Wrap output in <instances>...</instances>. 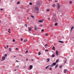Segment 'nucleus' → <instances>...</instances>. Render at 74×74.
<instances>
[{"mask_svg": "<svg viewBox=\"0 0 74 74\" xmlns=\"http://www.w3.org/2000/svg\"><path fill=\"white\" fill-rule=\"evenodd\" d=\"M64 73H67V69H65L64 71Z\"/></svg>", "mask_w": 74, "mask_h": 74, "instance_id": "7ed1b4c3", "label": "nucleus"}, {"mask_svg": "<svg viewBox=\"0 0 74 74\" xmlns=\"http://www.w3.org/2000/svg\"><path fill=\"white\" fill-rule=\"evenodd\" d=\"M11 48H9V51H11Z\"/></svg>", "mask_w": 74, "mask_h": 74, "instance_id": "2f4dec72", "label": "nucleus"}, {"mask_svg": "<svg viewBox=\"0 0 74 74\" xmlns=\"http://www.w3.org/2000/svg\"><path fill=\"white\" fill-rule=\"evenodd\" d=\"M7 56V54H5V56Z\"/></svg>", "mask_w": 74, "mask_h": 74, "instance_id": "ea45409f", "label": "nucleus"}, {"mask_svg": "<svg viewBox=\"0 0 74 74\" xmlns=\"http://www.w3.org/2000/svg\"><path fill=\"white\" fill-rule=\"evenodd\" d=\"M14 71H16V70L15 69Z\"/></svg>", "mask_w": 74, "mask_h": 74, "instance_id": "5fc2aeb1", "label": "nucleus"}, {"mask_svg": "<svg viewBox=\"0 0 74 74\" xmlns=\"http://www.w3.org/2000/svg\"><path fill=\"white\" fill-rule=\"evenodd\" d=\"M58 66V65H57L56 66V67H55V69H56V68H57V67Z\"/></svg>", "mask_w": 74, "mask_h": 74, "instance_id": "5701e85b", "label": "nucleus"}, {"mask_svg": "<svg viewBox=\"0 0 74 74\" xmlns=\"http://www.w3.org/2000/svg\"><path fill=\"white\" fill-rule=\"evenodd\" d=\"M41 55V53L40 52H39V53H38V55Z\"/></svg>", "mask_w": 74, "mask_h": 74, "instance_id": "4be33fe9", "label": "nucleus"}, {"mask_svg": "<svg viewBox=\"0 0 74 74\" xmlns=\"http://www.w3.org/2000/svg\"><path fill=\"white\" fill-rule=\"evenodd\" d=\"M27 19H28V20H29V18H27Z\"/></svg>", "mask_w": 74, "mask_h": 74, "instance_id": "a18cd8bd", "label": "nucleus"}, {"mask_svg": "<svg viewBox=\"0 0 74 74\" xmlns=\"http://www.w3.org/2000/svg\"><path fill=\"white\" fill-rule=\"evenodd\" d=\"M7 48H8V46H7Z\"/></svg>", "mask_w": 74, "mask_h": 74, "instance_id": "6e6d98bb", "label": "nucleus"}, {"mask_svg": "<svg viewBox=\"0 0 74 74\" xmlns=\"http://www.w3.org/2000/svg\"><path fill=\"white\" fill-rule=\"evenodd\" d=\"M18 48H16V50H18Z\"/></svg>", "mask_w": 74, "mask_h": 74, "instance_id": "603ef678", "label": "nucleus"}, {"mask_svg": "<svg viewBox=\"0 0 74 74\" xmlns=\"http://www.w3.org/2000/svg\"><path fill=\"white\" fill-rule=\"evenodd\" d=\"M53 7H55V4H53Z\"/></svg>", "mask_w": 74, "mask_h": 74, "instance_id": "cd10ccee", "label": "nucleus"}, {"mask_svg": "<svg viewBox=\"0 0 74 74\" xmlns=\"http://www.w3.org/2000/svg\"><path fill=\"white\" fill-rule=\"evenodd\" d=\"M25 26H26V27H27V24H26L25 25Z\"/></svg>", "mask_w": 74, "mask_h": 74, "instance_id": "f704fd0d", "label": "nucleus"}, {"mask_svg": "<svg viewBox=\"0 0 74 74\" xmlns=\"http://www.w3.org/2000/svg\"><path fill=\"white\" fill-rule=\"evenodd\" d=\"M74 27H71V32H72V30H73V29H74Z\"/></svg>", "mask_w": 74, "mask_h": 74, "instance_id": "6e6552de", "label": "nucleus"}, {"mask_svg": "<svg viewBox=\"0 0 74 74\" xmlns=\"http://www.w3.org/2000/svg\"><path fill=\"white\" fill-rule=\"evenodd\" d=\"M58 10H59V8H60V5H59V3L58 4Z\"/></svg>", "mask_w": 74, "mask_h": 74, "instance_id": "20e7f679", "label": "nucleus"}, {"mask_svg": "<svg viewBox=\"0 0 74 74\" xmlns=\"http://www.w3.org/2000/svg\"><path fill=\"white\" fill-rule=\"evenodd\" d=\"M58 25V23H56L55 24V26H57Z\"/></svg>", "mask_w": 74, "mask_h": 74, "instance_id": "a211bd4d", "label": "nucleus"}, {"mask_svg": "<svg viewBox=\"0 0 74 74\" xmlns=\"http://www.w3.org/2000/svg\"><path fill=\"white\" fill-rule=\"evenodd\" d=\"M51 27H52V26H51Z\"/></svg>", "mask_w": 74, "mask_h": 74, "instance_id": "338daca9", "label": "nucleus"}, {"mask_svg": "<svg viewBox=\"0 0 74 74\" xmlns=\"http://www.w3.org/2000/svg\"><path fill=\"white\" fill-rule=\"evenodd\" d=\"M26 60H27H27H28L27 59H26Z\"/></svg>", "mask_w": 74, "mask_h": 74, "instance_id": "13d9d810", "label": "nucleus"}, {"mask_svg": "<svg viewBox=\"0 0 74 74\" xmlns=\"http://www.w3.org/2000/svg\"><path fill=\"white\" fill-rule=\"evenodd\" d=\"M37 25H35V30H36V31L37 30Z\"/></svg>", "mask_w": 74, "mask_h": 74, "instance_id": "39448f33", "label": "nucleus"}, {"mask_svg": "<svg viewBox=\"0 0 74 74\" xmlns=\"http://www.w3.org/2000/svg\"><path fill=\"white\" fill-rule=\"evenodd\" d=\"M39 12H37V13H39Z\"/></svg>", "mask_w": 74, "mask_h": 74, "instance_id": "bf43d9fd", "label": "nucleus"}, {"mask_svg": "<svg viewBox=\"0 0 74 74\" xmlns=\"http://www.w3.org/2000/svg\"><path fill=\"white\" fill-rule=\"evenodd\" d=\"M40 26L41 27H42V25H40Z\"/></svg>", "mask_w": 74, "mask_h": 74, "instance_id": "72a5a7b5", "label": "nucleus"}, {"mask_svg": "<svg viewBox=\"0 0 74 74\" xmlns=\"http://www.w3.org/2000/svg\"><path fill=\"white\" fill-rule=\"evenodd\" d=\"M48 67H49V66H47V67H46V69H48Z\"/></svg>", "mask_w": 74, "mask_h": 74, "instance_id": "c756f323", "label": "nucleus"}, {"mask_svg": "<svg viewBox=\"0 0 74 74\" xmlns=\"http://www.w3.org/2000/svg\"><path fill=\"white\" fill-rule=\"evenodd\" d=\"M52 49L54 50V51H55V48L54 46H53V47Z\"/></svg>", "mask_w": 74, "mask_h": 74, "instance_id": "9b49d317", "label": "nucleus"}, {"mask_svg": "<svg viewBox=\"0 0 74 74\" xmlns=\"http://www.w3.org/2000/svg\"><path fill=\"white\" fill-rule=\"evenodd\" d=\"M29 69H32V65H31L30 66V67H29Z\"/></svg>", "mask_w": 74, "mask_h": 74, "instance_id": "ddd939ff", "label": "nucleus"}, {"mask_svg": "<svg viewBox=\"0 0 74 74\" xmlns=\"http://www.w3.org/2000/svg\"><path fill=\"white\" fill-rule=\"evenodd\" d=\"M16 62H18V61L17 60L16 61Z\"/></svg>", "mask_w": 74, "mask_h": 74, "instance_id": "09e8293b", "label": "nucleus"}, {"mask_svg": "<svg viewBox=\"0 0 74 74\" xmlns=\"http://www.w3.org/2000/svg\"><path fill=\"white\" fill-rule=\"evenodd\" d=\"M23 40V39L22 38H21V41H22Z\"/></svg>", "mask_w": 74, "mask_h": 74, "instance_id": "37998d69", "label": "nucleus"}, {"mask_svg": "<svg viewBox=\"0 0 74 74\" xmlns=\"http://www.w3.org/2000/svg\"><path fill=\"white\" fill-rule=\"evenodd\" d=\"M15 8L16 10V9L17 8L16 7Z\"/></svg>", "mask_w": 74, "mask_h": 74, "instance_id": "49530a36", "label": "nucleus"}, {"mask_svg": "<svg viewBox=\"0 0 74 74\" xmlns=\"http://www.w3.org/2000/svg\"><path fill=\"white\" fill-rule=\"evenodd\" d=\"M31 60H32V61H33L34 60L33 59Z\"/></svg>", "mask_w": 74, "mask_h": 74, "instance_id": "864d4df0", "label": "nucleus"}, {"mask_svg": "<svg viewBox=\"0 0 74 74\" xmlns=\"http://www.w3.org/2000/svg\"><path fill=\"white\" fill-rule=\"evenodd\" d=\"M8 30H9V31H11V29H8Z\"/></svg>", "mask_w": 74, "mask_h": 74, "instance_id": "58836bf2", "label": "nucleus"}, {"mask_svg": "<svg viewBox=\"0 0 74 74\" xmlns=\"http://www.w3.org/2000/svg\"><path fill=\"white\" fill-rule=\"evenodd\" d=\"M17 67H19V66H17Z\"/></svg>", "mask_w": 74, "mask_h": 74, "instance_id": "3c124183", "label": "nucleus"}, {"mask_svg": "<svg viewBox=\"0 0 74 74\" xmlns=\"http://www.w3.org/2000/svg\"><path fill=\"white\" fill-rule=\"evenodd\" d=\"M56 64V62H54L50 66V67H52L53 66H55Z\"/></svg>", "mask_w": 74, "mask_h": 74, "instance_id": "f257e3e1", "label": "nucleus"}, {"mask_svg": "<svg viewBox=\"0 0 74 74\" xmlns=\"http://www.w3.org/2000/svg\"><path fill=\"white\" fill-rule=\"evenodd\" d=\"M13 42H15V40H14V39L13 40Z\"/></svg>", "mask_w": 74, "mask_h": 74, "instance_id": "e433bc0d", "label": "nucleus"}, {"mask_svg": "<svg viewBox=\"0 0 74 74\" xmlns=\"http://www.w3.org/2000/svg\"><path fill=\"white\" fill-rule=\"evenodd\" d=\"M55 2H58V1H55Z\"/></svg>", "mask_w": 74, "mask_h": 74, "instance_id": "de8ad7c7", "label": "nucleus"}, {"mask_svg": "<svg viewBox=\"0 0 74 74\" xmlns=\"http://www.w3.org/2000/svg\"><path fill=\"white\" fill-rule=\"evenodd\" d=\"M48 19H49H49H50V18H49Z\"/></svg>", "mask_w": 74, "mask_h": 74, "instance_id": "4d7b16f0", "label": "nucleus"}, {"mask_svg": "<svg viewBox=\"0 0 74 74\" xmlns=\"http://www.w3.org/2000/svg\"><path fill=\"white\" fill-rule=\"evenodd\" d=\"M53 57H55V55L54 54H53L52 55V57L53 58Z\"/></svg>", "mask_w": 74, "mask_h": 74, "instance_id": "6ab92c4d", "label": "nucleus"}, {"mask_svg": "<svg viewBox=\"0 0 74 74\" xmlns=\"http://www.w3.org/2000/svg\"><path fill=\"white\" fill-rule=\"evenodd\" d=\"M73 38H74V37H73Z\"/></svg>", "mask_w": 74, "mask_h": 74, "instance_id": "69168bd1", "label": "nucleus"}, {"mask_svg": "<svg viewBox=\"0 0 74 74\" xmlns=\"http://www.w3.org/2000/svg\"><path fill=\"white\" fill-rule=\"evenodd\" d=\"M59 42H61V43H63V42L61 41H59Z\"/></svg>", "mask_w": 74, "mask_h": 74, "instance_id": "4468645a", "label": "nucleus"}, {"mask_svg": "<svg viewBox=\"0 0 74 74\" xmlns=\"http://www.w3.org/2000/svg\"><path fill=\"white\" fill-rule=\"evenodd\" d=\"M5 57H3L2 59L3 60H5Z\"/></svg>", "mask_w": 74, "mask_h": 74, "instance_id": "f8f14e48", "label": "nucleus"}, {"mask_svg": "<svg viewBox=\"0 0 74 74\" xmlns=\"http://www.w3.org/2000/svg\"><path fill=\"white\" fill-rule=\"evenodd\" d=\"M8 32H10V31H8Z\"/></svg>", "mask_w": 74, "mask_h": 74, "instance_id": "680f3d73", "label": "nucleus"}, {"mask_svg": "<svg viewBox=\"0 0 74 74\" xmlns=\"http://www.w3.org/2000/svg\"><path fill=\"white\" fill-rule=\"evenodd\" d=\"M44 29H42V30H41V32H44Z\"/></svg>", "mask_w": 74, "mask_h": 74, "instance_id": "c85d7f7f", "label": "nucleus"}, {"mask_svg": "<svg viewBox=\"0 0 74 74\" xmlns=\"http://www.w3.org/2000/svg\"><path fill=\"white\" fill-rule=\"evenodd\" d=\"M20 3V2L18 1L17 3V4H18Z\"/></svg>", "mask_w": 74, "mask_h": 74, "instance_id": "412c9836", "label": "nucleus"}, {"mask_svg": "<svg viewBox=\"0 0 74 74\" xmlns=\"http://www.w3.org/2000/svg\"><path fill=\"white\" fill-rule=\"evenodd\" d=\"M60 68H62V66H59Z\"/></svg>", "mask_w": 74, "mask_h": 74, "instance_id": "473e14b6", "label": "nucleus"}, {"mask_svg": "<svg viewBox=\"0 0 74 74\" xmlns=\"http://www.w3.org/2000/svg\"><path fill=\"white\" fill-rule=\"evenodd\" d=\"M56 54L57 56L59 55V53H58V51L56 50Z\"/></svg>", "mask_w": 74, "mask_h": 74, "instance_id": "423d86ee", "label": "nucleus"}, {"mask_svg": "<svg viewBox=\"0 0 74 74\" xmlns=\"http://www.w3.org/2000/svg\"><path fill=\"white\" fill-rule=\"evenodd\" d=\"M39 22H40V23H42V22H43V21H42V20H39L38 21Z\"/></svg>", "mask_w": 74, "mask_h": 74, "instance_id": "9d476101", "label": "nucleus"}, {"mask_svg": "<svg viewBox=\"0 0 74 74\" xmlns=\"http://www.w3.org/2000/svg\"><path fill=\"white\" fill-rule=\"evenodd\" d=\"M31 16V17H32V18H34V16H33V15Z\"/></svg>", "mask_w": 74, "mask_h": 74, "instance_id": "aec40b11", "label": "nucleus"}, {"mask_svg": "<svg viewBox=\"0 0 74 74\" xmlns=\"http://www.w3.org/2000/svg\"><path fill=\"white\" fill-rule=\"evenodd\" d=\"M26 41H27V40H24V42H26Z\"/></svg>", "mask_w": 74, "mask_h": 74, "instance_id": "f3484780", "label": "nucleus"}, {"mask_svg": "<svg viewBox=\"0 0 74 74\" xmlns=\"http://www.w3.org/2000/svg\"><path fill=\"white\" fill-rule=\"evenodd\" d=\"M5 49H7V48H6V47H5Z\"/></svg>", "mask_w": 74, "mask_h": 74, "instance_id": "8fccbe9b", "label": "nucleus"}, {"mask_svg": "<svg viewBox=\"0 0 74 74\" xmlns=\"http://www.w3.org/2000/svg\"><path fill=\"white\" fill-rule=\"evenodd\" d=\"M66 74H68V73H67Z\"/></svg>", "mask_w": 74, "mask_h": 74, "instance_id": "774afa93", "label": "nucleus"}, {"mask_svg": "<svg viewBox=\"0 0 74 74\" xmlns=\"http://www.w3.org/2000/svg\"><path fill=\"white\" fill-rule=\"evenodd\" d=\"M12 1H13V0H11L10 2H12Z\"/></svg>", "mask_w": 74, "mask_h": 74, "instance_id": "79ce46f5", "label": "nucleus"}, {"mask_svg": "<svg viewBox=\"0 0 74 74\" xmlns=\"http://www.w3.org/2000/svg\"><path fill=\"white\" fill-rule=\"evenodd\" d=\"M29 5H32V2H30V3H29Z\"/></svg>", "mask_w": 74, "mask_h": 74, "instance_id": "b1692460", "label": "nucleus"}, {"mask_svg": "<svg viewBox=\"0 0 74 74\" xmlns=\"http://www.w3.org/2000/svg\"><path fill=\"white\" fill-rule=\"evenodd\" d=\"M45 52H47H47H48V51H49L48 50L46 49L45 50Z\"/></svg>", "mask_w": 74, "mask_h": 74, "instance_id": "bb28decb", "label": "nucleus"}, {"mask_svg": "<svg viewBox=\"0 0 74 74\" xmlns=\"http://www.w3.org/2000/svg\"><path fill=\"white\" fill-rule=\"evenodd\" d=\"M45 36H48V34H47V33L46 34H45Z\"/></svg>", "mask_w": 74, "mask_h": 74, "instance_id": "7c9ffc66", "label": "nucleus"}, {"mask_svg": "<svg viewBox=\"0 0 74 74\" xmlns=\"http://www.w3.org/2000/svg\"><path fill=\"white\" fill-rule=\"evenodd\" d=\"M1 23V21H0V23Z\"/></svg>", "mask_w": 74, "mask_h": 74, "instance_id": "e2e57ef3", "label": "nucleus"}, {"mask_svg": "<svg viewBox=\"0 0 74 74\" xmlns=\"http://www.w3.org/2000/svg\"><path fill=\"white\" fill-rule=\"evenodd\" d=\"M45 47H47V46H48V44H46L45 45Z\"/></svg>", "mask_w": 74, "mask_h": 74, "instance_id": "393cba45", "label": "nucleus"}, {"mask_svg": "<svg viewBox=\"0 0 74 74\" xmlns=\"http://www.w3.org/2000/svg\"><path fill=\"white\" fill-rule=\"evenodd\" d=\"M58 61H59V60H57L56 61V63H58V62H59Z\"/></svg>", "mask_w": 74, "mask_h": 74, "instance_id": "dca6fc26", "label": "nucleus"}, {"mask_svg": "<svg viewBox=\"0 0 74 74\" xmlns=\"http://www.w3.org/2000/svg\"><path fill=\"white\" fill-rule=\"evenodd\" d=\"M3 9H2V8L1 9V11H3Z\"/></svg>", "mask_w": 74, "mask_h": 74, "instance_id": "c9c22d12", "label": "nucleus"}, {"mask_svg": "<svg viewBox=\"0 0 74 74\" xmlns=\"http://www.w3.org/2000/svg\"><path fill=\"white\" fill-rule=\"evenodd\" d=\"M49 11H50V10L49 9H48L47 10V12H49Z\"/></svg>", "mask_w": 74, "mask_h": 74, "instance_id": "2eb2a0df", "label": "nucleus"}, {"mask_svg": "<svg viewBox=\"0 0 74 74\" xmlns=\"http://www.w3.org/2000/svg\"><path fill=\"white\" fill-rule=\"evenodd\" d=\"M27 52H28V51L27 50L26 52H25V53H27Z\"/></svg>", "mask_w": 74, "mask_h": 74, "instance_id": "a19ab883", "label": "nucleus"}, {"mask_svg": "<svg viewBox=\"0 0 74 74\" xmlns=\"http://www.w3.org/2000/svg\"><path fill=\"white\" fill-rule=\"evenodd\" d=\"M28 29H29V31H30L32 30V28L30 27H29Z\"/></svg>", "mask_w": 74, "mask_h": 74, "instance_id": "0eeeda50", "label": "nucleus"}, {"mask_svg": "<svg viewBox=\"0 0 74 74\" xmlns=\"http://www.w3.org/2000/svg\"><path fill=\"white\" fill-rule=\"evenodd\" d=\"M67 62V60H66L65 62H64V63H66V62Z\"/></svg>", "mask_w": 74, "mask_h": 74, "instance_id": "4c0bfd02", "label": "nucleus"}, {"mask_svg": "<svg viewBox=\"0 0 74 74\" xmlns=\"http://www.w3.org/2000/svg\"><path fill=\"white\" fill-rule=\"evenodd\" d=\"M9 33H11V32H9Z\"/></svg>", "mask_w": 74, "mask_h": 74, "instance_id": "0e129e2a", "label": "nucleus"}, {"mask_svg": "<svg viewBox=\"0 0 74 74\" xmlns=\"http://www.w3.org/2000/svg\"><path fill=\"white\" fill-rule=\"evenodd\" d=\"M14 57H16V56H14Z\"/></svg>", "mask_w": 74, "mask_h": 74, "instance_id": "052dcab7", "label": "nucleus"}, {"mask_svg": "<svg viewBox=\"0 0 74 74\" xmlns=\"http://www.w3.org/2000/svg\"><path fill=\"white\" fill-rule=\"evenodd\" d=\"M50 70H52V68H50Z\"/></svg>", "mask_w": 74, "mask_h": 74, "instance_id": "c03bdc74", "label": "nucleus"}, {"mask_svg": "<svg viewBox=\"0 0 74 74\" xmlns=\"http://www.w3.org/2000/svg\"><path fill=\"white\" fill-rule=\"evenodd\" d=\"M47 62H49V60H50L48 58H47Z\"/></svg>", "mask_w": 74, "mask_h": 74, "instance_id": "1a4fd4ad", "label": "nucleus"}, {"mask_svg": "<svg viewBox=\"0 0 74 74\" xmlns=\"http://www.w3.org/2000/svg\"><path fill=\"white\" fill-rule=\"evenodd\" d=\"M35 10H36V11H39V10H38V7H36L35 8Z\"/></svg>", "mask_w": 74, "mask_h": 74, "instance_id": "f03ea898", "label": "nucleus"}, {"mask_svg": "<svg viewBox=\"0 0 74 74\" xmlns=\"http://www.w3.org/2000/svg\"><path fill=\"white\" fill-rule=\"evenodd\" d=\"M69 3H70V4H72V1H70L69 2Z\"/></svg>", "mask_w": 74, "mask_h": 74, "instance_id": "a878e982", "label": "nucleus"}]
</instances>
